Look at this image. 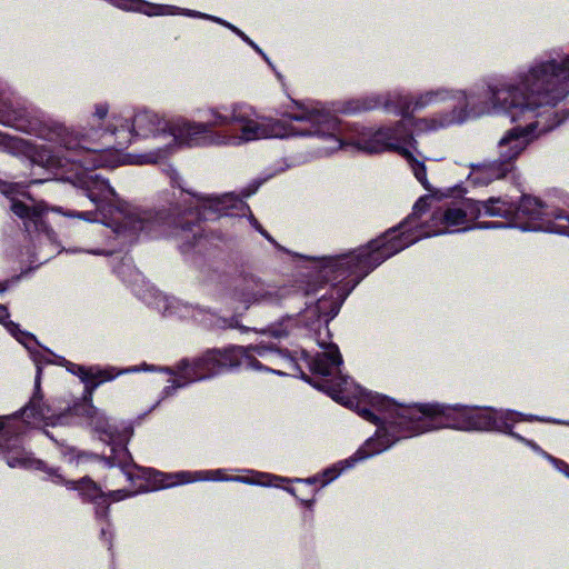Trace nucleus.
Listing matches in <instances>:
<instances>
[{
	"mask_svg": "<svg viewBox=\"0 0 569 569\" xmlns=\"http://www.w3.org/2000/svg\"><path fill=\"white\" fill-rule=\"evenodd\" d=\"M569 93V67L556 60L538 62L513 77L489 80L468 99L469 111L453 110L441 118L417 122L420 131H437L462 123L472 117L505 114L518 126L507 130L497 142L498 160L510 171L530 142L551 129L549 109Z\"/></svg>",
	"mask_w": 569,
	"mask_h": 569,
	"instance_id": "nucleus-1",
	"label": "nucleus"
},
{
	"mask_svg": "<svg viewBox=\"0 0 569 569\" xmlns=\"http://www.w3.org/2000/svg\"><path fill=\"white\" fill-rule=\"evenodd\" d=\"M108 112V104H96L90 127L84 129L83 132H77L62 123L51 120L33 123L30 128L31 131L44 140L58 143L60 149L57 152H53L46 144L23 142V153L32 163L47 169L66 168L69 163L83 168V172L78 178L79 184L84 194L89 198L91 204L94 207V210L68 211L63 212L64 216L76 217L89 222H100L110 227L117 234L129 238L137 237L140 233H146L150 237L168 236L172 233L170 231L172 219L169 216L151 210H144L120 200L107 180L90 171L94 168L93 166H88L81 161L72 159V156L63 144L61 137H46V131H49V128L53 126L63 127L68 131L72 132V134L79 140H82L86 136L89 138H96L92 129L99 130L100 133L114 132L112 117L110 118L107 128H102L100 126V122L106 119Z\"/></svg>",
	"mask_w": 569,
	"mask_h": 569,
	"instance_id": "nucleus-2",
	"label": "nucleus"
},
{
	"mask_svg": "<svg viewBox=\"0 0 569 569\" xmlns=\"http://www.w3.org/2000/svg\"><path fill=\"white\" fill-rule=\"evenodd\" d=\"M487 83L488 81L477 86L469 93L439 88L420 93L415 99L396 94L392 99L382 100L379 96H372L363 100L351 101L343 109L345 112L370 110L381 104L389 108L393 104L398 109L401 120L393 126L378 129L341 123L340 139L343 140V148L352 147L370 154L396 152L407 160L415 177L425 189L431 190L425 163L415 158L417 141L413 138V131L417 133L428 132L418 130L417 122L423 119H439L450 114L453 110L469 111L468 99L482 90Z\"/></svg>",
	"mask_w": 569,
	"mask_h": 569,
	"instance_id": "nucleus-3",
	"label": "nucleus"
},
{
	"mask_svg": "<svg viewBox=\"0 0 569 569\" xmlns=\"http://www.w3.org/2000/svg\"><path fill=\"white\" fill-rule=\"evenodd\" d=\"M231 126L237 130L229 132H211L204 126H194L202 144L218 147H238L247 142L269 139L289 138L293 136H317L327 144L320 149L322 154H329L343 148L341 123L319 102L299 104L296 111L288 114L287 120H274L260 117L257 111L243 102L231 103Z\"/></svg>",
	"mask_w": 569,
	"mask_h": 569,
	"instance_id": "nucleus-4",
	"label": "nucleus"
},
{
	"mask_svg": "<svg viewBox=\"0 0 569 569\" xmlns=\"http://www.w3.org/2000/svg\"><path fill=\"white\" fill-rule=\"evenodd\" d=\"M317 387L323 389L335 401L357 410L366 420L382 425L378 428L375 437L368 439L352 457L326 470L323 476L327 479L323 483L332 481L343 469L352 467L357 461L385 451L397 440L423 432H413L415 427L419 423L417 418L410 419L402 415V410L413 409L415 406L403 407L389 398L373 395L349 381L346 377H340L337 381H327L325 386Z\"/></svg>",
	"mask_w": 569,
	"mask_h": 569,
	"instance_id": "nucleus-5",
	"label": "nucleus"
},
{
	"mask_svg": "<svg viewBox=\"0 0 569 569\" xmlns=\"http://www.w3.org/2000/svg\"><path fill=\"white\" fill-rule=\"evenodd\" d=\"M427 200V198H420L413 207V212L402 223L376 239V248L382 250V253L375 258L376 264L382 263L422 238L468 230L481 216L480 201L463 199L445 210L435 212L430 224L420 226L419 219L425 211Z\"/></svg>",
	"mask_w": 569,
	"mask_h": 569,
	"instance_id": "nucleus-6",
	"label": "nucleus"
},
{
	"mask_svg": "<svg viewBox=\"0 0 569 569\" xmlns=\"http://www.w3.org/2000/svg\"><path fill=\"white\" fill-rule=\"evenodd\" d=\"M402 412L403 417L418 419L419 423L415 427L413 432L440 428L499 431L508 433L535 450L540 451L539 447L532 441L511 431L513 425L518 421H545V419L535 416H526L512 410H497L492 408L477 409L460 405L446 406L439 403L415 406L413 409H405Z\"/></svg>",
	"mask_w": 569,
	"mask_h": 569,
	"instance_id": "nucleus-7",
	"label": "nucleus"
},
{
	"mask_svg": "<svg viewBox=\"0 0 569 569\" xmlns=\"http://www.w3.org/2000/svg\"><path fill=\"white\" fill-rule=\"evenodd\" d=\"M114 132L100 133L93 131V137H83L79 140L61 126H53L46 131V137H61L63 144L69 150L72 159L88 166L103 167L107 164L106 150L109 148L122 150L129 147L136 136L147 137L162 129V119L153 111L140 110L131 120L119 114H112Z\"/></svg>",
	"mask_w": 569,
	"mask_h": 569,
	"instance_id": "nucleus-8",
	"label": "nucleus"
},
{
	"mask_svg": "<svg viewBox=\"0 0 569 569\" xmlns=\"http://www.w3.org/2000/svg\"><path fill=\"white\" fill-rule=\"evenodd\" d=\"M376 247L375 239L368 246L349 253L327 258L320 272L326 281L333 283V288L330 297L320 298L316 307L309 309V312H317L318 317L332 319L349 292L363 277L379 266L375 263V258L379 257L382 250Z\"/></svg>",
	"mask_w": 569,
	"mask_h": 569,
	"instance_id": "nucleus-9",
	"label": "nucleus"
},
{
	"mask_svg": "<svg viewBox=\"0 0 569 569\" xmlns=\"http://www.w3.org/2000/svg\"><path fill=\"white\" fill-rule=\"evenodd\" d=\"M219 366L221 371L244 367L251 370H264L276 375H284L281 370L273 367L292 365L293 360L279 349L276 345L259 342L247 347L233 346L224 350H217Z\"/></svg>",
	"mask_w": 569,
	"mask_h": 569,
	"instance_id": "nucleus-10",
	"label": "nucleus"
},
{
	"mask_svg": "<svg viewBox=\"0 0 569 569\" xmlns=\"http://www.w3.org/2000/svg\"><path fill=\"white\" fill-rule=\"evenodd\" d=\"M40 381L41 369L38 367L32 397L21 409L20 416L12 415L0 417V430L6 429L8 433L14 432L19 435L24 431V427H54L67 422V412L57 413L51 406L44 401L41 393Z\"/></svg>",
	"mask_w": 569,
	"mask_h": 569,
	"instance_id": "nucleus-11",
	"label": "nucleus"
},
{
	"mask_svg": "<svg viewBox=\"0 0 569 569\" xmlns=\"http://www.w3.org/2000/svg\"><path fill=\"white\" fill-rule=\"evenodd\" d=\"M200 117L206 121L198 122L184 118H178L166 124L176 144L188 148H209L218 144H202L200 138L193 136L194 126H204L211 132H229L231 126V104L208 106L199 110Z\"/></svg>",
	"mask_w": 569,
	"mask_h": 569,
	"instance_id": "nucleus-12",
	"label": "nucleus"
},
{
	"mask_svg": "<svg viewBox=\"0 0 569 569\" xmlns=\"http://www.w3.org/2000/svg\"><path fill=\"white\" fill-rule=\"evenodd\" d=\"M515 227L569 236V216L549 210L539 199L523 196L516 207Z\"/></svg>",
	"mask_w": 569,
	"mask_h": 569,
	"instance_id": "nucleus-13",
	"label": "nucleus"
},
{
	"mask_svg": "<svg viewBox=\"0 0 569 569\" xmlns=\"http://www.w3.org/2000/svg\"><path fill=\"white\" fill-rule=\"evenodd\" d=\"M222 470H200V471H179L168 475H161L164 479L161 483L162 488H169L177 485H184L196 481H236L248 485H258L264 487H279V482L286 481L284 478L266 473V472H253L251 476H236L231 478L222 477Z\"/></svg>",
	"mask_w": 569,
	"mask_h": 569,
	"instance_id": "nucleus-14",
	"label": "nucleus"
},
{
	"mask_svg": "<svg viewBox=\"0 0 569 569\" xmlns=\"http://www.w3.org/2000/svg\"><path fill=\"white\" fill-rule=\"evenodd\" d=\"M123 1L130 2L131 4L128 6L127 3H119V7H121L123 9H128V10H136V11L142 12L149 17L173 16V14L183 13V14H188L190 17H200V18H206V19L216 21V22L229 28L230 30H232L237 36H239L243 41H246L248 44H250L257 52H259L267 60V57L263 54L261 49L248 36H246L237 27L230 24L227 21L221 20L220 18L211 17V16L203 14V13H200L197 11H190V10L182 11L180 8L173 7V6L154 4V3L143 2L141 0H123Z\"/></svg>",
	"mask_w": 569,
	"mask_h": 569,
	"instance_id": "nucleus-15",
	"label": "nucleus"
},
{
	"mask_svg": "<svg viewBox=\"0 0 569 569\" xmlns=\"http://www.w3.org/2000/svg\"><path fill=\"white\" fill-rule=\"evenodd\" d=\"M219 372H221V369L217 350H211L192 362L181 361L178 366L177 378L172 380V388H180L190 382L211 378Z\"/></svg>",
	"mask_w": 569,
	"mask_h": 569,
	"instance_id": "nucleus-16",
	"label": "nucleus"
},
{
	"mask_svg": "<svg viewBox=\"0 0 569 569\" xmlns=\"http://www.w3.org/2000/svg\"><path fill=\"white\" fill-rule=\"evenodd\" d=\"M66 486L69 489L78 490L84 500H89L96 503V516L97 518H106L108 516V498L110 497L113 501H120L124 498L132 496V492L126 490H113L106 496L100 487L93 482L90 478H82L79 481H66Z\"/></svg>",
	"mask_w": 569,
	"mask_h": 569,
	"instance_id": "nucleus-17",
	"label": "nucleus"
},
{
	"mask_svg": "<svg viewBox=\"0 0 569 569\" xmlns=\"http://www.w3.org/2000/svg\"><path fill=\"white\" fill-rule=\"evenodd\" d=\"M7 435L6 429L0 430V456L3 457L9 467L27 469H40L42 467V462L26 451L18 439H4Z\"/></svg>",
	"mask_w": 569,
	"mask_h": 569,
	"instance_id": "nucleus-18",
	"label": "nucleus"
},
{
	"mask_svg": "<svg viewBox=\"0 0 569 569\" xmlns=\"http://www.w3.org/2000/svg\"><path fill=\"white\" fill-rule=\"evenodd\" d=\"M481 216L501 217L506 222L480 223L478 228H506L515 227L516 206L502 198H490L480 202Z\"/></svg>",
	"mask_w": 569,
	"mask_h": 569,
	"instance_id": "nucleus-19",
	"label": "nucleus"
},
{
	"mask_svg": "<svg viewBox=\"0 0 569 569\" xmlns=\"http://www.w3.org/2000/svg\"><path fill=\"white\" fill-rule=\"evenodd\" d=\"M320 346L323 347L325 350L323 352L317 355V357L312 360V371L323 377L336 376L340 373L342 357L338 347L336 345L325 346L322 343H320Z\"/></svg>",
	"mask_w": 569,
	"mask_h": 569,
	"instance_id": "nucleus-20",
	"label": "nucleus"
},
{
	"mask_svg": "<svg viewBox=\"0 0 569 569\" xmlns=\"http://www.w3.org/2000/svg\"><path fill=\"white\" fill-rule=\"evenodd\" d=\"M10 208L24 224L27 231L40 230L43 227L44 207L40 203L28 204L14 198H11Z\"/></svg>",
	"mask_w": 569,
	"mask_h": 569,
	"instance_id": "nucleus-21",
	"label": "nucleus"
},
{
	"mask_svg": "<svg viewBox=\"0 0 569 569\" xmlns=\"http://www.w3.org/2000/svg\"><path fill=\"white\" fill-rule=\"evenodd\" d=\"M511 171L498 159L472 166L470 179L476 184H488L505 178Z\"/></svg>",
	"mask_w": 569,
	"mask_h": 569,
	"instance_id": "nucleus-22",
	"label": "nucleus"
},
{
	"mask_svg": "<svg viewBox=\"0 0 569 569\" xmlns=\"http://www.w3.org/2000/svg\"><path fill=\"white\" fill-rule=\"evenodd\" d=\"M68 370L77 375L87 385V387L90 386L92 389L104 381L112 380L120 373L114 372L113 369H99L96 367L87 368L73 363H69Z\"/></svg>",
	"mask_w": 569,
	"mask_h": 569,
	"instance_id": "nucleus-23",
	"label": "nucleus"
},
{
	"mask_svg": "<svg viewBox=\"0 0 569 569\" xmlns=\"http://www.w3.org/2000/svg\"><path fill=\"white\" fill-rule=\"evenodd\" d=\"M197 204L203 209H209L219 213H228L231 208L243 207V202L231 193L221 197L196 196Z\"/></svg>",
	"mask_w": 569,
	"mask_h": 569,
	"instance_id": "nucleus-24",
	"label": "nucleus"
},
{
	"mask_svg": "<svg viewBox=\"0 0 569 569\" xmlns=\"http://www.w3.org/2000/svg\"><path fill=\"white\" fill-rule=\"evenodd\" d=\"M7 289L4 284H0V292H3ZM9 319V312L6 306L0 305V323L4 326V328L28 350H32L37 345L36 338L29 332L21 331L19 326Z\"/></svg>",
	"mask_w": 569,
	"mask_h": 569,
	"instance_id": "nucleus-25",
	"label": "nucleus"
},
{
	"mask_svg": "<svg viewBox=\"0 0 569 569\" xmlns=\"http://www.w3.org/2000/svg\"><path fill=\"white\" fill-rule=\"evenodd\" d=\"M87 417L90 426L101 435V439L104 441H113L114 430L110 426L108 419L97 408L88 407Z\"/></svg>",
	"mask_w": 569,
	"mask_h": 569,
	"instance_id": "nucleus-26",
	"label": "nucleus"
},
{
	"mask_svg": "<svg viewBox=\"0 0 569 569\" xmlns=\"http://www.w3.org/2000/svg\"><path fill=\"white\" fill-rule=\"evenodd\" d=\"M239 300L243 303L244 309H248L251 303L274 301L270 292L264 291L257 284L247 287L244 291L239 293Z\"/></svg>",
	"mask_w": 569,
	"mask_h": 569,
	"instance_id": "nucleus-27",
	"label": "nucleus"
},
{
	"mask_svg": "<svg viewBox=\"0 0 569 569\" xmlns=\"http://www.w3.org/2000/svg\"><path fill=\"white\" fill-rule=\"evenodd\" d=\"M292 327V319L288 318L286 320L280 321L279 323L272 325L267 329L261 330L262 335H269L273 338L280 339L289 335L290 329Z\"/></svg>",
	"mask_w": 569,
	"mask_h": 569,
	"instance_id": "nucleus-28",
	"label": "nucleus"
},
{
	"mask_svg": "<svg viewBox=\"0 0 569 569\" xmlns=\"http://www.w3.org/2000/svg\"><path fill=\"white\" fill-rule=\"evenodd\" d=\"M543 456L547 457V459L562 473H566L569 470V465L560 459H557L552 456H549L543 452Z\"/></svg>",
	"mask_w": 569,
	"mask_h": 569,
	"instance_id": "nucleus-29",
	"label": "nucleus"
},
{
	"mask_svg": "<svg viewBox=\"0 0 569 569\" xmlns=\"http://www.w3.org/2000/svg\"><path fill=\"white\" fill-rule=\"evenodd\" d=\"M251 223L262 236H264L269 241L273 242V239L269 236V233L266 230L261 228V226L254 218H251Z\"/></svg>",
	"mask_w": 569,
	"mask_h": 569,
	"instance_id": "nucleus-30",
	"label": "nucleus"
},
{
	"mask_svg": "<svg viewBox=\"0 0 569 569\" xmlns=\"http://www.w3.org/2000/svg\"><path fill=\"white\" fill-rule=\"evenodd\" d=\"M51 478H52V481L57 482V483H62L64 482L62 477L60 475H58L57 472H52L51 475Z\"/></svg>",
	"mask_w": 569,
	"mask_h": 569,
	"instance_id": "nucleus-31",
	"label": "nucleus"
},
{
	"mask_svg": "<svg viewBox=\"0 0 569 569\" xmlns=\"http://www.w3.org/2000/svg\"><path fill=\"white\" fill-rule=\"evenodd\" d=\"M560 63H561L562 68L569 67V57H566L565 59H562Z\"/></svg>",
	"mask_w": 569,
	"mask_h": 569,
	"instance_id": "nucleus-32",
	"label": "nucleus"
},
{
	"mask_svg": "<svg viewBox=\"0 0 569 569\" xmlns=\"http://www.w3.org/2000/svg\"><path fill=\"white\" fill-rule=\"evenodd\" d=\"M101 535H102V536H106V535H107V529H106V528H101Z\"/></svg>",
	"mask_w": 569,
	"mask_h": 569,
	"instance_id": "nucleus-33",
	"label": "nucleus"
},
{
	"mask_svg": "<svg viewBox=\"0 0 569 569\" xmlns=\"http://www.w3.org/2000/svg\"><path fill=\"white\" fill-rule=\"evenodd\" d=\"M93 254H102V251H92Z\"/></svg>",
	"mask_w": 569,
	"mask_h": 569,
	"instance_id": "nucleus-34",
	"label": "nucleus"
},
{
	"mask_svg": "<svg viewBox=\"0 0 569 569\" xmlns=\"http://www.w3.org/2000/svg\"><path fill=\"white\" fill-rule=\"evenodd\" d=\"M3 193L9 194L10 193L9 189H4Z\"/></svg>",
	"mask_w": 569,
	"mask_h": 569,
	"instance_id": "nucleus-35",
	"label": "nucleus"
},
{
	"mask_svg": "<svg viewBox=\"0 0 569 569\" xmlns=\"http://www.w3.org/2000/svg\"><path fill=\"white\" fill-rule=\"evenodd\" d=\"M288 491H289V492H291L292 495H295L293 489H290V488H289V489H288Z\"/></svg>",
	"mask_w": 569,
	"mask_h": 569,
	"instance_id": "nucleus-36",
	"label": "nucleus"
},
{
	"mask_svg": "<svg viewBox=\"0 0 569 569\" xmlns=\"http://www.w3.org/2000/svg\"><path fill=\"white\" fill-rule=\"evenodd\" d=\"M565 475L569 478V470Z\"/></svg>",
	"mask_w": 569,
	"mask_h": 569,
	"instance_id": "nucleus-37",
	"label": "nucleus"
}]
</instances>
